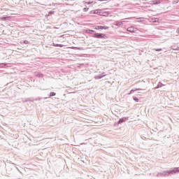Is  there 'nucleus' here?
<instances>
[{"mask_svg":"<svg viewBox=\"0 0 179 179\" xmlns=\"http://www.w3.org/2000/svg\"><path fill=\"white\" fill-rule=\"evenodd\" d=\"M92 37L94 38H107V35L101 33H94Z\"/></svg>","mask_w":179,"mask_h":179,"instance_id":"obj_1","label":"nucleus"},{"mask_svg":"<svg viewBox=\"0 0 179 179\" xmlns=\"http://www.w3.org/2000/svg\"><path fill=\"white\" fill-rule=\"evenodd\" d=\"M150 5H159V3H161L160 0H152L150 1Z\"/></svg>","mask_w":179,"mask_h":179,"instance_id":"obj_2","label":"nucleus"},{"mask_svg":"<svg viewBox=\"0 0 179 179\" xmlns=\"http://www.w3.org/2000/svg\"><path fill=\"white\" fill-rule=\"evenodd\" d=\"M95 29L96 30H108V27L96 26Z\"/></svg>","mask_w":179,"mask_h":179,"instance_id":"obj_3","label":"nucleus"},{"mask_svg":"<svg viewBox=\"0 0 179 179\" xmlns=\"http://www.w3.org/2000/svg\"><path fill=\"white\" fill-rule=\"evenodd\" d=\"M128 120V117H123L119 120L117 124H122V122H125Z\"/></svg>","mask_w":179,"mask_h":179,"instance_id":"obj_4","label":"nucleus"},{"mask_svg":"<svg viewBox=\"0 0 179 179\" xmlns=\"http://www.w3.org/2000/svg\"><path fill=\"white\" fill-rule=\"evenodd\" d=\"M127 31L129 32V33H135L136 30H135V28L134 27H129L127 28Z\"/></svg>","mask_w":179,"mask_h":179,"instance_id":"obj_5","label":"nucleus"},{"mask_svg":"<svg viewBox=\"0 0 179 179\" xmlns=\"http://www.w3.org/2000/svg\"><path fill=\"white\" fill-rule=\"evenodd\" d=\"M123 23H124V22L116 21L115 26H117L120 27L122 26Z\"/></svg>","mask_w":179,"mask_h":179,"instance_id":"obj_6","label":"nucleus"},{"mask_svg":"<svg viewBox=\"0 0 179 179\" xmlns=\"http://www.w3.org/2000/svg\"><path fill=\"white\" fill-rule=\"evenodd\" d=\"M104 76H106V75L102 76L101 74H100L99 76H94V78H95V79H103V78H104Z\"/></svg>","mask_w":179,"mask_h":179,"instance_id":"obj_7","label":"nucleus"},{"mask_svg":"<svg viewBox=\"0 0 179 179\" xmlns=\"http://www.w3.org/2000/svg\"><path fill=\"white\" fill-rule=\"evenodd\" d=\"M52 45L53 47H59L60 48H62V47H64V45L58 43H52Z\"/></svg>","mask_w":179,"mask_h":179,"instance_id":"obj_8","label":"nucleus"},{"mask_svg":"<svg viewBox=\"0 0 179 179\" xmlns=\"http://www.w3.org/2000/svg\"><path fill=\"white\" fill-rule=\"evenodd\" d=\"M162 86H163V83H162V82H159V83H158L157 85L155 87V89H159V87H162Z\"/></svg>","mask_w":179,"mask_h":179,"instance_id":"obj_9","label":"nucleus"},{"mask_svg":"<svg viewBox=\"0 0 179 179\" xmlns=\"http://www.w3.org/2000/svg\"><path fill=\"white\" fill-rule=\"evenodd\" d=\"M136 90H141V89L139 88H136L135 90L132 89L131 90H130L128 94H132V93H134V92H136Z\"/></svg>","mask_w":179,"mask_h":179,"instance_id":"obj_10","label":"nucleus"},{"mask_svg":"<svg viewBox=\"0 0 179 179\" xmlns=\"http://www.w3.org/2000/svg\"><path fill=\"white\" fill-rule=\"evenodd\" d=\"M94 10V15H101V12H100V10Z\"/></svg>","mask_w":179,"mask_h":179,"instance_id":"obj_11","label":"nucleus"},{"mask_svg":"<svg viewBox=\"0 0 179 179\" xmlns=\"http://www.w3.org/2000/svg\"><path fill=\"white\" fill-rule=\"evenodd\" d=\"M100 15L101 16H108V12L101 13Z\"/></svg>","mask_w":179,"mask_h":179,"instance_id":"obj_12","label":"nucleus"},{"mask_svg":"<svg viewBox=\"0 0 179 179\" xmlns=\"http://www.w3.org/2000/svg\"><path fill=\"white\" fill-rule=\"evenodd\" d=\"M133 100H134V101H136V103H139V99H138V97H136V96H134Z\"/></svg>","mask_w":179,"mask_h":179,"instance_id":"obj_13","label":"nucleus"},{"mask_svg":"<svg viewBox=\"0 0 179 179\" xmlns=\"http://www.w3.org/2000/svg\"><path fill=\"white\" fill-rule=\"evenodd\" d=\"M56 95H57V93H55V92H50V97H54V96H56Z\"/></svg>","mask_w":179,"mask_h":179,"instance_id":"obj_14","label":"nucleus"},{"mask_svg":"<svg viewBox=\"0 0 179 179\" xmlns=\"http://www.w3.org/2000/svg\"><path fill=\"white\" fill-rule=\"evenodd\" d=\"M36 76H37L38 78H43V77H44V75H43V73H38V74L36 75Z\"/></svg>","mask_w":179,"mask_h":179,"instance_id":"obj_15","label":"nucleus"},{"mask_svg":"<svg viewBox=\"0 0 179 179\" xmlns=\"http://www.w3.org/2000/svg\"><path fill=\"white\" fill-rule=\"evenodd\" d=\"M8 19H9V17L8 16L1 17V20H8Z\"/></svg>","mask_w":179,"mask_h":179,"instance_id":"obj_16","label":"nucleus"},{"mask_svg":"<svg viewBox=\"0 0 179 179\" xmlns=\"http://www.w3.org/2000/svg\"><path fill=\"white\" fill-rule=\"evenodd\" d=\"M88 33H89L90 34H93V33H94V31H93V30H92V29H90L89 31H88Z\"/></svg>","mask_w":179,"mask_h":179,"instance_id":"obj_17","label":"nucleus"},{"mask_svg":"<svg viewBox=\"0 0 179 179\" xmlns=\"http://www.w3.org/2000/svg\"><path fill=\"white\" fill-rule=\"evenodd\" d=\"M155 51L160 52V51H163V49L162 48L155 49Z\"/></svg>","mask_w":179,"mask_h":179,"instance_id":"obj_18","label":"nucleus"},{"mask_svg":"<svg viewBox=\"0 0 179 179\" xmlns=\"http://www.w3.org/2000/svg\"><path fill=\"white\" fill-rule=\"evenodd\" d=\"M89 10V8H83V12H87Z\"/></svg>","mask_w":179,"mask_h":179,"instance_id":"obj_19","label":"nucleus"},{"mask_svg":"<svg viewBox=\"0 0 179 179\" xmlns=\"http://www.w3.org/2000/svg\"><path fill=\"white\" fill-rule=\"evenodd\" d=\"M24 44H29V41H23Z\"/></svg>","mask_w":179,"mask_h":179,"instance_id":"obj_20","label":"nucleus"},{"mask_svg":"<svg viewBox=\"0 0 179 179\" xmlns=\"http://www.w3.org/2000/svg\"><path fill=\"white\" fill-rule=\"evenodd\" d=\"M79 48L78 47H72V50H78Z\"/></svg>","mask_w":179,"mask_h":179,"instance_id":"obj_21","label":"nucleus"},{"mask_svg":"<svg viewBox=\"0 0 179 179\" xmlns=\"http://www.w3.org/2000/svg\"><path fill=\"white\" fill-rule=\"evenodd\" d=\"M90 14H91V15H94V10H91V11H90Z\"/></svg>","mask_w":179,"mask_h":179,"instance_id":"obj_22","label":"nucleus"},{"mask_svg":"<svg viewBox=\"0 0 179 179\" xmlns=\"http://www.w3.org/2000/svg\"><path fill=\"white\" fill-rule=\"evenodd\" d=\"M27 102H29V100H27V99L22 101V103H27Z\"/></svg>","mask_w":179,"mask_h":179,"instance_id":"obj_23","label":"nucleus"},{"mask_svg":"<svg viewBox=\"0 0 179 179\" xmlns=\"http://www.w3.org/2000/svg\"><path fill=\"white\" fill-rule=\"evenodd\" d=\"M49 15H54V11H50Z\"/></svg>","mask_w":179,"mask_h":179,"instance_id":"obj_24","label":"nucleus"},{"mask_svg":"<svg viewBox=\"0 0 179 179\" xmlns=\"http://www.w3.org/2000/svg\"><path fill=\"white\" fill-rule=\"evenodd\" d=\"M85 3H87V5H90L92 2H85Z\"/></svg>","mask_w":179,"mask_h":179,"instance_id":"obj_25","label":"nucleus"},{"mask_svg":"<svg viewBox=\"0 0 179 179\" xmlns=\"http://www.w3.org/2000/svg\"><path fill=\"white\" fill-rule=\"evenodd\" d=\"M98 1H99L100 2H103V1H107V0H98Z\"/></svg>","mask_w":179,"mask_h":179,"instance_id":"obj_26","label":"nucleus"},{"mask_svg":"<svg viewBox=\"0 0 179 179\" xmlns=\"http://www.w3.org/2000/svg\"><path fill=\"white\" fill-rule=\"evenodd\" d=\"M138 20H142V19H143V18L140 17V18H138Z\"/></svg>","mask_w":179,"mask_h":179,"instance_id":"obj_27","label":"nucleus"},{"mask_svg":"<svg viewBox=\"0 0 179 179\" xmlns=\"http://www.w3.org/2000/svg\"><path fill=\"white\" fill-rule=\"evenodd\" d=\"M102 75H104V72L102 73Z\"/></svg>","mask_w":179,"mask_h":179,"instance_id":"obj_28","label":"nucleus"},{"mask_svg":"<svg viewBox=\"0 0 179 179\" xmlns=\"http://www.w3.org/2000/svg\"><path fill=\"white\" fill-rule=\"evenodd\" d=\"M173 50H178V48H176V49H173Z\"/></svg>","mask_w":179,"mask_h":179,"instance_id":"obj_29","label":"nucleus"},{"mask_svg":"<svg viewBox=\"0 0 179 179\" xmlns=\"http://www.w3.org/2000/svg\"><path fill=\"white\" fill-rule=\"evenodd\" d=\"M155 22H157V20H155Z\"/></svg>","mask_w":179,"mask_h":179,"instance_id":"obj_30","label":"nucleus"},{"mask_svg":"<svg viewBox=\"0 0 179 179\" xmlns=\"http://www.w3.org/2000/svg\"><path fill=\"white\" fill-rule=\"evenodd\" d=\"M178 48V50H179V48Z\"/></svg>","mask_w":179,"mask_h":179,"instance_id":"obj_31","label":"nucleus"}]
</instances>
